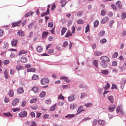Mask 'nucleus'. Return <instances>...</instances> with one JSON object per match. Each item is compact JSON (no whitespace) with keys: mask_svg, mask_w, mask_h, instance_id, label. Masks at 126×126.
<instances>
[{"mask_svg":"<svg viewBox=\"0 0 126 126\" xmlns=\"http://www.w3.org/2000/svg\"><path fill=\"white\" fill-rule=\"evenodd\" d=\"M97 121L96 120L94 119L93 121L92 124L93 125H95L97 123Z\"/></svg>","mask_w":126,"mask_h":126,"instance_id":"obj_59","label":"nucleus"},{"mask_svg":"<svg viewBox=\"0 0 126 126\" xmlns=\"http://www.w3.org/2000/svg\"><path fill=\"white\" fill-rule=\"evenodd\" d=\"M76 98V96L74 94H72L68 97V100L69 102H71L74 100Z\"/></svg>","mask_w":126,"mask_h":126,"instance_id":"obj_5","label":"nucleus"},{"mask_svg":"<svg viewBox=\"0 0 126 126\" xmlns=\"http://www.w3.org/2000/svg\"><path fill=\"white\" fill-rule=\"evenodd\" d=\"M33 23H32L28 25V28L30 29L32 28L33 26Z\"/></svg>","mask_w":126,"mask_h":126,"instance_id":"obj_56","label":"nucleus"},{"mask_svg":"<svg viewBox=\"0 0 126 126\" xmlns=\"http://www.w3.org/2000/svg\"><path fill=\"white\" fill-rule=\"evenodd\" d=\"M102 54V53L99 51H95L94 52V55L96 56H100Z\"/></svg>","mask_w":126,"mask_h":126,"instance_id":"obj_19","label":"nucleus"},{"mask_svg":"<svg viewBox=\"0 0 126 126\" xmlns=\"http://www.w3.org/2000/svg\"><path fill=\"white\" fill-rule=\"evenodd\" d=\"M60 79H64L66 83H68L71 81V80L69 79L67 77L64 76L61 77Z\"/></svg>","mask_w":126,"mask_h":126,"instance_id":"obj_7","label":"nucleus"},{"mask_svg":"<svg viewBox=\"0 0 126 126\" xmlns=\"http://www.w3.org/2000/svg\"><path fill=\"white\" fill-rule=\"evenodd\" d=\"M16 69L18 71L21 70L23 69V68L22 66L20 65H17L16 66Z\"/></svg>","mask_w":126,"mask_h":126,"instance_id":"obj_32","label":"nucleus"},{"mask_svg":"<svg viewBox=\"0 0 126 126\" xmlns=\"http://www.w3.org/2000/svg\"><path fill=\"white\" fill-rule=\"evenodd\" d=\"M109 18L107 17H106L104 18L101 21V23L102 24H104L109 21Z\"/></svg>","mask_w":126,"mask_h":126,"instance_id":"obj_8","label":"nucleus"},{"mask_svg":"<svg viewBox=\"0 0 126 126\" xmlns=\"http://www.w3.org/2000/svg\"><path fill=\"white\" fill-rule=\"evenodd\" d=\"M75 30V27L74 26H73L72 28V32L73 34L74 33Z\"/></svg>","mask_w":126,"mask_h":126,"instance_id":"obj_64","label":"nucleus"},{"mask_svg":"<svg viewBox=\"0 0 126 126\" xmlns=\"http://www.w3.org/2000/svg\"><path fill=\"white\" fill-rule=\"evenodd\" d=\"M126 17V12H123L121 15V18L122 19H124Z\"/></svg>","mask_w":126,"mask_h":126,"instance_id":"obj_29","label":"nucleus"},{"mask_svg":"<svg viewBox=\"0 0 126 126\" xmlns=\"http://www.w3.org/2000/svg\"><path fill=\"white\" fill-rule=\"evenodd\" d=\"M48 34V32H43L42 34V39H44L46 38Z\"/></svg>","mask_w":126,"mask_h":126,"instance_id":"obj_23","label":"nucleus"},{"mask_svg":"<svg viewBox=\"0 0 126 126\" xmlns=\"http://www.w3.org/2000/svg\"><path fill=\"white\" fill-rule=\"evenodd\" d=\"M118 55V53L117 52H115L113 54L112 56V57L113 58H116Z\"/></svg>","mask_w":126,"mask_h":126,"instance_id":"obj_48","label":"nucleus"},{"mask_svg":"<svg viewBox=\"0 0 126 126\" xmlns=\"http://www.w3.org/2000/svg\"><path fill=\"white\" fill-rule=\"evenodd\" d=\"M93 64L96 67H98V63L97 61L96 60H94L93 61Z\"/></svg>","mask_w":126,"mask_h":126,"instance_id":"obj_24","label":"nucleus"},{"mask_svg":"<svg viewBox=\"0 0 126 126\" xmlns=\"http://www.w3.org/2000/svg\"><path fill=\"white\" fill-rule=\"evenodd\" d=\"M53 24L51 22H49L48 24V27L50 28H52L53 27Z\"/></svg>","mask_w":126,"mask_h":126,"instance_id":"obj_52","label":"nucleus"},{"mask_svg":"<svg viewBox=\"0 0 126 126\" xmlns=\"http://www.w3.org/2000/svg\"><path fill=\"white\" fill-rule=\"evenodd\" d=\"M67 29L65 27H64L61 30V34L63 36L64 34L66 32V31L67 30Z\"/></svg>","mask_w":126,"mask_h":126,"instance_id":"obj_21","label":"nucleus"},{"mask_svg":"<svg viewBox=\"0 0 126 126\" xmlns=\"http://www.w3.org/2000/svg\"><path fill=\"white\" fill-rule=\"evenodd\" d=\"M108 99L110 102L112 103L113 102V97L112 96H110L108 97Z\"/></svg>","mask_w":126,"mask_h":126,"instance_id":"obj_33","label":"nucleus"},{"mask_svg":"<svg viewBox=\"0 0 126 126\" xmlns=\"http://www.w3.org/2000/svg\"><path fill=\"white\" fill-rule=\"evenodd\" d=\"M21 21L20 20L18 22L16 23H13L12 24V26L13 27H14L16 26H18L20 24L21 22Z\"/></svg>","mask_w":126,"mask_h":126,"instance_id":"obj_12","label":"nucleus"},{"mask_svg":"<svg viewBox=\"0 0 126 126\" xmlns=\"http://www.w3.org/2000/svg\"><path fill=\"white\" fill-rule=\"evenodd\" d=\"M89 25L88 24H87V26L85 27V32L86 33L89 31Z\"/></svg>","mask_w":126,"mask_h":126,"instance_id":"obj_50","label":"nucleus"},{"mask_svg":"<svg viewBox=\"0 0 126 126\" xmlns=\"http://www.w3.org/2000/svg\"><path fill=\"white\" fill-rule=\"evenodd\" d=\"M107 62H103L101 61L100 62L101 65L102 67L105 68L107 66Z\"/></svg>","mask_w":126,"mask_h":126,"instance_id":"obj_13","label":"nucleus"},{"mask_svg":"<svg viewBox=\"0 0 126 126\" xmlns=\"http://www.w3.org/2000/svg\"><path fill=\"white\" fill-rule=\"evenodd\" d=\"M77 106V105L75 103H72L70 104V108L71 109L73 110L76 108Z\"/></svg>","mask_w":126,"mask_h":126,"instance_id":"obj_16","label":"nucleus"},{"mask_svg":"<svg viewBox=\"0 0 126 126\" xmlns=\"http://www.w3.org/2000/svg\"><path fill=\"white\" fill-rule=\"evenodd\" d=\"M4 75L6 78L8 79V74L7 70H5L4 71Z\"/></svg>","mask_w":126,"mask_h":126,"instance_id":"obj_41","label":"nucleus"},{"mask_svg":"<svg viewBox=\"0 0 126 126\" xmlns=\"http://www.w3.org/2000/svg\"><path fill=\"white\" fill-rule=\"evenodd\" d=\"M92 105V104L91 103H86L85 104V105L86 107H90Z\"/></svg>","mask_w":126,"mask_h":126,"instance_id":"obj_55","label":"nucleus"},{"mask_svg":"<svg viewBox=\"0 0 126 126\" xmlns=\"http://www.w3.org/2000/svg\"><path fill=\"white\" fill-rule=\"evenodd\" d=\"M107 42V40L105 38H103L100 41V43L101 44H104L106 43Z\"/></svg>","mask_w":126,"mask_h":126,"instance_id":"obj_47","label":"nucleus"},{"mask_svg":"<svg viewBox=\"0 0 126 126\" xmlns=\"http://www.w3.org/2000/svg\"><path fill=\"white\" fill-rule=\"evenodd\" d=\"M34 13V12H30L26 14L25 16V17H27L30 16L32 15Z\"/></svg>","mask_w":126,"mask_h":126,"instance_id":"obj_39","label":"nucleus"},{"mask_svg":"<svg viewBox=\"0 0 126 126\" xmlns=\"http://www.w3.org/2000/svg\"><path fill=\"white\" fill-rule=\"evenodd\" d=\"M37 99L36 98H34L31 99L30 101V103H32L36 102L37 100Z\"/></svg>","mask_w":126,"mask_h":126,"instance_id":"obj_42","label":"nucleus"},{"mask_svg":"<svg viewBox=\"0 0 126 126\" xmlns=\"http://www.w3.org/2000/svg\"><path fill=\"white\" fill-rule=\"evenodd\" d=\"M72 35V34L71 32L69 31H68L66 33L65 35V37L66 38H68Z\"/></svg>","mask_w":126,"mask_h":126,"instance_id":"obj_30","label":"nucleus"},{"mask_svg":"<svg viewBox=\"0 0 126 126\" xmlns=\"http://www.w3.org/2000/svg\"><path fill=\"white\" fill-rule=\"evenodd\" d=\"M42 49L40 46H38L36 49L37 52L38 53H40L41 52Z\"/></svg>","mask_w":126,"mask_h":126,"instance_id":"obj_36","label":"nucleus"},{"mask_svg":"<svg viewBox=\"0 0 126 126\" xmlns=\"http://www.w3.org/2000/svg\"><path fill=\"white\" fill-rule=\"evenodd\" d=\"M17 43V40L16 39H13L11 41V43L12 45L14 46H16Z\"/></svg>","mask_w":126,"mask_h":126,"instance_id":"obj_15","label":"nucleus"},{"mask_svg":"<svg viewBox=\"0 0 126 126\" xmlns=\"http://www.w3.org/2000/svg\"><path fill=\"white\" fill-rule=\"evenodd\" d=\"M3 115L6 116L12 117V115L9 112L5 113H3Z\"/></svg>","mask_w":126,"mask_h":126,"instance_id":"obj_27","label":"nucleus"},{"mask_svg":"<svg viewBox=\"0 0 126 126\" xmlns=\"http://www.w3.org/2000/svg\"><path fill=\"white\" fill-rule=\"evenodd\" d=\"M19 101V100L18 98H16L12 102V105L14 106H16L18 103Z\"/></svg>","mask_w":126,"mask_h":126,"instance_id":"obj_6","label":"nucleus"},{"mask_svg":"<svg viewBox=\"0 0 126 126\" xmlns=\"http://www.w3.org/2000/svg\"><path fill=\"white\" fill-rule=\"evenodd\" d=\"M98 123L99 124L102 125H104L105 123L104 120H98Z\"/></svg>","mask_w":126,"mask_h":126,"instance_id":"obj_25","label":"nucleus"},{"mask_svg":"<svg viewBox=\"0 0 126 126\" xmlns=\"http://www.w3.org/2000/svg\"><path fill=\"white\" fill-rule=\"evenodd\" d=\"M72 21L71 20H69L68 22L67 26L68 27L70 26L72 23Z\"/></svg>","mask_w":126,"mask_h":126,"instance_id":"obj_61","label":"nucleus"},{"mask_svg":"<svg viewBox=\"0 0 126 126\" xmlns=\"http://www.w3.org/2000/svg\"><path fill=\"white\" fill-rule=\"evenodd\" d=\"M27 61L26 58L25 57H22L21 58V61L23 63L26 62Z\"/></svg>","mask_w":126,"mask_h":126,"instance_id":"obj_28","label":"nucleus"},{"mask_svg":"<svg viewBox=\"0 0 126 126\" xmlns=\"http://www.w3.org/2000/svg\"><path fill=\"white\" fill-rule=\"evenodd\" d=\"M68 45V42L67 41H65L63 45V46L64 47H65Z\"/></svg>","mask_w":126,"mask_h":126,"instance_id":"obj_62","label":"nucleus"},{"mask_svg":"<svg viewBox=\"0 0 126 126\" xmlns=\"http://www.w3.org/2000/svg\"><path fill=\"white\" fill-rule=\"evenodd\" d=\"M45 103L47 104H49L51 103V101L50 99H48L45 101Z\"/></svg>","mask_w":126,"mask_h":126,"instance_id":"obj_58","label":"nucleus"},{"mask_svg":"<svg viewBox=\"0 0 126 126\" xmlns=\"http://www.w3.org/2000/svg\"><path fill=\"white\" fill-rule=\"evenodd\" d=\"M56 104L54 105L50 108V111H54L55 109V108L56 107Z\"/></svg>","mask_w":126,"mask_h":126,"instance_id":"obj_43","label":"nucleus"},{"mask_svg":"<svg viewBox=\"0 0 126 126\" xmlns=\"http://www.w3.org/2000/svg\"><path fill=\"white\" fill-rule=\"evenodd\" d=\"M116 5L117 7L120 9H121L122 6L120 1H118L116 3Z\"/></svg>","mask_w":126,"mask_h":126,"instance_id":"obj_18","label":"nucleus"},{"mask_svg":"<svg viewBox=\"0 0 126 126\" xmlns=\"http://www.w3.org/2000/svg\"><path fill=\"white\" fill-rule=\"evenodd\" d=\"M8 43L7 42H5L4 44L3 47L5 49H7L8 47Z\"/></svg>","mask_w":126,"mask_h":126,"instance_id":"obj_45","label":"nucleus"},{"mask_svg":"<svg viewBox=\"0 0 126 126\" xmlns=\"http://www.w3.org/2000/svg\"><path fill=\"white\" fill-rule=\"evenodd\" d=\"M101 73L105 75H107L108 74L109 71L106 70H101Z\"/></svg>","mask_w":126,"mask_h":126,"instance_id":"obj_22","label":"nucleus"},{"mask_svg":"<svg viewBox=\"0 0 126 126\" xmlns=\"http://www.w3.org/2000/svg\"><path fill=\"white\" fill-rule=\"evenodd\" d=\"M60 3L62 7H63L66 4V2L64 0H61V1Z\"/></svg>","mask_w":126,"mask_h":126,"instance_id":"obj_37","label":"nucleus"},{"mask_svg":"<svg viewBox=\"0 0 126 126\" xmlns=\"http://www.w3.org/2000/svg\"><path fill=\"white\" fill-rule=\"evenodd\" d=\"M48 82V80L47 78H42L41 80V83L43 85H45L47 84Z\"/></svg>","mask_w":126,"mask_h":126,"instance_id":"obj_2","label":"nucleus"},{"mask_svg":"<svg viewBox=\"0 0 126 126\" xmlns=\"http://www.w3.org/2000/svg\"><path fill=\"white\" fill-rule=\"evenodd\" d=\"M115 107L116 106L115 105H110L109 106L108 110L109 111L112 112L114 111Z\"/></svg>","mask_w":126,"mask_h":126,"instance_id":"obj_4","label":"nucleus"},{"mask_svg":"<svg viewBox=\"0 0 126 126\" xmlns=\"http://www.w3.org/2000/svg\"><path fill=\"white\" fill-rule=\"evenodd\" d=\"M30 126H37V125L35 122L31 121V124Z\"/></svg>","mask_w":126,"mask_h":126,"instance_id":"obj_51","label":"nucleus"},{"mask_svg":"<svg viewBox=\"0 0 126 126\" xmlns=\"http://www.w3.org/2000/svg\"><path fill=\"white\" fill-rule=\"evenodd\" d=\"M9 98H7L5 97L4 100V101L5 102L7 103L9 101Z\"/></svg>","mask_w":126,"mask_h":126,"instance_id":"obj_63","label":"nucleus"},{"mask_svg":"<svg viewBox=\"0 0 126 126\" xmlns=\"http://www.w3.org/2000/svg\"><path fill=\"white\" fill-rule=\"evenodd\" d=\"M17 33L19 36L22 37L24 35V32L21 30H19L17 32Z\"/></svg>","mask_w":126,"mask_h":126,"instance_id":"obj_11","label":"nucleus"},{"mask_svg":"<svg viewBox=\"0 0 126 126\" xmlns=\"http://www.w3.org/2000/svg\"><path fill=\"white\" fill-rule=\"evenodd\" d=\"M105 33V32L104 31H102L100 32L98 34V36L99 37L103 36Z\"/></svg>","mask_w":126,"mask_h":126,"instance_id":"obj_35","label":"nucleus"},{"mask_svg":"<svg viewBox=\"0 0 126 126\" xmlns=\"http://www.w3.org/2000/svg\"><path fill=\"white\" fill-rule=\"evenodd\" d=\"M79 112H78L77 113L75 114V115H77ZM75 116V115L74 114H68L65 116V118H67L68 119H71L73 118Z\"/></svg>","mask_w":126,"mask_h":126,"instance_id":"obj_9","label":"nucleus"},{"mask_svg":"<svg viewBox=\"0 0 126 126\" xmlns=\"http://www.w3.org/2000/svg\"><path fill=\"white\" fill-rule=\"evenodd\" d=\"M27 52V51L24 50H22L19 52L18 55H20L21 54H24Z\"/></svg>","mask_w":126,"mask_h":126,"instance_id":"obj_34","label":"nucleus"},{"mask_svg":"<svg viewBox=\"0 0 126 126\" xmlns=\"http://www.w3.org/2000/svg\"><path fill=\"white\" fill-rule=\"evenodd\" d=\"M38 77L37 75H34L32 77V79L33 80H35L38 79Z\"/></svg>","mask_w":126,"mask_h":126,"instance_id":"obj_49","label":"nucleus"},{"mask_svg":"<svg viewBox=\"0 0 126 126\" xmlns=\"http://www.w3.org/2000/svg\"><path fill=\"white\" fill-rule=\"evenodd\" d=\"M46 93L43 91H42L40 94V97H43L45 95Z\"/></svg>","mask_w":126,"mask_h":126,"instance_id":"obj_40","label":"nucleus"},{"mask_svg":"<svg viewBox=\"0 0 126 126\" xmlns=\"http://www.w3.org/2000/svg\"><path fill=\"white\" fill-rule=\"evenodd\" d=\"M17 91L19 94L22 93L24 92L23 88L22 87L18 88L17 90Z\"/></svg>","mask_w":126,"mask_h":126,"instance_id":"obj_17","label":"nucleus"},{"mask_svg":"<svg viewBox=\"0 0 126 126\" xmlns=\"http://www.w3.org/2000/svg\"><path fill=\"white\" fill-rule=\"evenodd\" d=\"M58 99H62L63 100H64V97L62 96V94L60 95L58 97Z\"/></svg>","mask_w":126,"mask_h":126,"instance_id":"obj_60","label":"nucleus"},{"mask_svg":"<svg viewBox=\"0 0 126 126\" xmlns=\"http://www.w3.org/2000/svg\"><path fill=\"white\" fill-rule=\"evenodd\" d=\"M18 115L20 117L22 118L25 117H26L27 115V112L26 111L24 110L20 113Z\"/></svg>","mask_w":126,"mask_h":126,"instance_id":"obj_3","label":"nucleus"},{"mask_svg":"<svg viewBox=\"0 0 126 126\" xmlns=\"http://www.w3.org/2000/svg\"><path fill=\"white\" fill-rule=\"evenodd\" d=\"M94 26L95 27H97L99 25V22L98 20H96L95 21L94 23Z\"/></svg>","mask_w":126,"mask_h":126,"instance_id":"obj_44","label":"nucleus"},{"mask_svg":"<svg viewBox=\"0 0 126 126\" xmlns=\"http://www.w3.org/2000/svg\"><path fill=\"white\" fill-rule=\"evenodd\" d=\"M9 63V61L8 60H5L3 61V63L5 65Z\"/></svg>","mask_w":126,"mask_h":126,"instance_id":"obj_57","label":"nucleus"},{"mask_svg":"<svg viewBox=\"0 0 126 126\" xmlns=\"http://www.w3.org/2000/svg\"><path fill=\"white\" fill-rule=\"evenodd\" d=\"M116 111L117 113H119L121 114L122 113L123 110L121 109L120 107H118L117 108Z\"/></svg>","mask_w":126,"mask_h":126,"instance_id":"obj_26","label":"nucleus"},{"mask_svg":"<svg viewBox=\"0 0 126 126\" xmlns=\"http://www.w3.org/2000/svg\"><path fill=\"white\" fill-rule=\"evenodd\" d=\"M106 11L105 10L102 9L101 10L100 14L102 16H104L106 13Z\"/></svg>","mask_w":126,"mask_h":126,"instance_id":"obj_31","label":"nucleus"},{"mask_svg":"<svg viewBox=\"0 0 126 126\" xmlns=\"http://www.w3.org/2000/svg\"><path fill=\"white\" fill-rule=\"evenodd\" d=\"M49 10L48 9H47L46 12L45 13H43L41 14V16L43 17L49 14Z\"/></svg>","mask_w":126,"mask_h":126,"instance_id":"obj_14","label":"nucleus"},{"mask_svg":"<svg viewBox=\"0 0 126 126\" xmlns=\"http://www.w3.org/2000/svg\"><path fill=\"white\" fill-rule=\"evenodd\" d=\"M110 87V85L109 83H107V84L105 87H104V88L105 90H107Z\"/></svg>","mask_w":126,"mask_h":126,"instance_id":"obj_53","label":"nucleus"},{"mask_svg":"<svg viewBox=\"0 0 126 126\" xmlns=\"http://www.w3.org/2000/svg\"><path fill=\"white\" fill-rule=\"evenodd\" d=\"M54 52V50L53 49H49L48 50L47 53L49 54L53 53Z\"/></svg>","mask_w":126,"mask_h":126,"instance_id":"obj_46","label":"nucleus"},{"mask_svg":"<svg viewBox=\"0 0 126 126\" xmlns=\"http://www.w3.org/2000/svg\"><path fill=\"white\" fill-rule=\"evenodd\" d=\"M32 90L35 93H37L38 91V88L37 87H33L32 89Z\"/></svg>","mask_w":126,"mask_h":126,"instance_id":"obj_20","label":"nucleus"},{"mask_svg":"<svg viewBox=\"0 0 126 126\" xmlns=\"http://www.w3.org/2000/svg\"><path fill=\"white\" fill-rule=\"evenodd\" d=\"M27 71L28 72H35V69L33 68H29V69H27Z\"/></svg>","mask_w":126,"mask_h":126,"instance_id":"obj_38","label":"nucleus"},{"mask_svg":"<svg viewBox=\"0 0 126 126\" xmlns=\"http://www.w3.org/2000/svg\"><path fill=\"white\" fill-rule=\"evenodd\" d=\"M100 59L102 61L109 62L110 61V59L109 57L106 56H103L100 58Z\"/></svg>","mask_w":126,"mask_h":126,"instance_id":"obj_1","label":"nucleus"},{"mask_svg":"<svg viewBox=\"0 0 126 126\" xmlns=\"http://www.w3.org/2000/svg\"><path fill=\"white\" fill-rule=\"evenodd\" d=\"M26 104V101L24 100L22 101L21 105V106L24 107Z\"/></svg>","mask_w":126,"mask_h":126,"instance_id":"obj_54","label":"nucleus"},{"mask_svg":"<svg viewBox=\"0 0 126 126\" xmlns=\"http://www.w3.org/2000/svg\"><path fill=\"white\" fill-rule=\"evenodd\" d=\"M8 94L9 97H13L14 96V91L12 90H10L8 92Z\"/></svg>","mask_w":126,"mask_h":126,"instance_id":"obj_10","label":"nucleus"}]
</instances>
